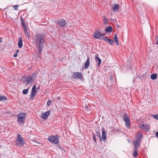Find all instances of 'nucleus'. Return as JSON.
<instances>
[{
    "label": "nucleus",
    "instance_id": "obj_1",
    "mask_svg": "<svg viewBox=\"0 0 158 158\" xmlns=\"http://www.w3.org/2000/svg\"><path fill=\"white\" fill-rule=\"evenodd\" d=\"M45 35L43 34L37 33L34 36L33 40L36 46L44 45Z\"/></svg>",
    "mask_w": 158,
    "mask_h": 158
},
{
    "label": "nucleus",
    "instance_id": "obj_38",
    "mask_svg": "<svg viewBox=\"0 0 158 158\" xmlns=\"http://www.w3.org/2000/svg\"><path fill=\"white\" fill-rule=\"evenodd\" d=\"M17 56V54L15 53V55H14L13 56L14 57H16Z\"/></svg>",
    "mask_w": 158,
    "mask_h": 158
},
{
    "label": "nucleus",
    "instance_id": "obj_21",
    "mask_svg": "<svg viewBox=\"0 0 158 158\" xmlns=\"http://www.w3.org/2000/svg\"><path fill=\"white\" fill-rule=\"evenodd\" d=\"M141 142H139V141H136L135 140V141L133 142V144L135 146V148L136 149L139 147V146L140 144V143Z\"/></svg>",
    "mask_w": 158,
    "mask_h": 158
},
{
    "label": "nucleus",
    "instance_id": "obj_9",
    "mask_svg": "<svg viewBox=\"0 0 158 158\" xmlns=\"http://www.w3.org/2000/svg\"><path fill=\"white\" fill-rule=\"evenodd\" d=\"M93 35L95 39H101V32L98 31H96L94 34Z\"/></svg>",
    "mask_w": 158,
    "mask_h": 158
},
{
    "label": "nucleus",
    "instance_id": "obj_23",
    "mask_svg": "<svg viewBox=\"0 0 158 158\" xmlns=\"http://www.w3.org/2000/svg\"><path fill=\"white\" fill-rule=\"evenodd\" d=\"M44 45H42V46L40 45H38L36 46L39 48L38 52L39 54H40L41 53Z\"/></svg>",
    "mask_w": 158,
    "mask_h": 158
},
{
    "label": "nucleus",
    "instance_id": "obj_43",
    "mask_svg": "<svg viewBox=\"0 0 158 158\" xmlns=\"http://www.w3.org/2000/svg\"><path fill=\"white\" fill-rule=\"evenodd\" d=\"M156 44H158V41H157V42H156Z\"/></svg>",
    "mask_w": 158,
    "mask_h": 158
},
{
    "label": "nucleus",
    "instance_id": "obj_46",
    "mask_svg": "<svg viewBox=\"0 0 158 158\" xmlns=\"http://www.w3.org/2000/svg\"><path fill=\"white\" fill-rule=\"evenodd\" d=\"M102 128H104V127H102Z\"/></svg>",
    "mask_w": 158,
    "mask_h": 158
},
{
    "label": "nucleus",
    "instance_id": "obj_11",
    "mask_svg": "<svg viewBox=\"0 0 158 158\" xmlns=\"http://www.w3.org/2000/svg\"><path fill=\"white\" fill-rule=\"evenodd\" d=\"M142 135V133L139 132L137 134L135 140L141 142Z\"/></svg>",
    "mask_w": 158,
    "mask_h": 158
},
{
    "label": "nucleus",
    "instance_id": "obj_44",
    "mask_svg": "<svg viewBox=\"0 0 158 158\" xmlns=\"http://www.w3.org/2000/svg\"><path fill=\"white\" fill-rule=\"evenodd\" d=\"M156 39H157V40H158V36H156Z\"/></svg>",
    "mask_w": 158,
    "mask_h": 158
},
{
    "label": "nucleus",
    "instance_id": "obj_29",
    "mask_svg": "<svg viewBox=\"0 0 158 158\" xmlns=\"http://www.w3.org/2000/svg\"><path fill=\"white\" fill-rule=\"evenodd\" d=\"M7 98L5 96H2L0 97V101L3 100H6Z\"/></svg>",
    "mask_w": 158,
    "mask_h": 158
},
{
    "label": "nucleus",
    "instance_id": "obj_37",
    "mask_svg": "<svg viewBox=\"0 0 158 158\" xmlns=\"http://www.w3.org/2000/svg\"><path fill=\"white\" fill-rule=\"evenodd\" d=\"M105 34H101V36H102V38L103 37H106V36H105V37H104V36L105 35Z\"/></svg>",
    "mask_w": 158,
    "mask_h": 158
},
{
    "label": "nucleus",
    "instance_id": "obj_10",
    "mask_svg": "<svg viewBox=\"0 0 158 158\" xmlns=\"http://www.w3.org/2000/svg\"><path fill=\"white\" fill-rule=\"evenodd\" d=\"M57 23L61 27H64L66 24L65 21L63 19H60L58 20Z\"/></svg>",
    "mask_w": 158,
    "mask_h": 158
},
{
    "label": "nucleus",
    "instance_id": "obj_25",
    "mask_svg": "<svg viewBox=\"0 0 158 158\" xmlns=\"http://www.w3.org/2000/svg\"><path fill=\"white\" fill-rule=\"evenodd\" d=\"M142 127H140V128H149L150 127L149 125L147 124H143L142 125Z\"/></svg>",
    "mask_w": 158,
    "mask_h": 158
},
{
    "label": "nucleus",
    "instance_id": "obj_47",
    "mask_svg": "<svg viewBox=\"0 0 158 158\" xmlns=\"http://www.w3.org/2000/svg\"><path fill=\"white\" fill-rule=\"evenodd\" d=\"M0 42H2V41L1 40H0Z\"/></svg>",
    "mask_w": 158,
    "mask_h": 158
},
{
    "label": "nucleus",
    "instance_id": "obj_13",
    "mask_svg": "<svg viewBox=\"0 0 158 158\" xmlns=\"http://www.w3.org/2000/svg\"><path fill=\"white\" fill-rule=\"evenodd\" d=\"M102 39L104 41H108L109 43L111 45H112L114 44V42L113 40L111 39H107L105 37H103Z\"/></svg>",
    "mask_w": 158,
    "mask_h": 158
},
{
    "label": "nucleus",
    "instance_id": "obj_42",
    "mask_svg": "<svg viewBox=\"0 0 158 158\" xmlns=\"http://www.w3.org/2000/svg\"><path fill=\"white\" fill-rule=\"evenodd\" d=\"M99 138H100V141H102V138L101 137H99Z\"/></svg>",
    "mask_w": 158,
    "mask_h": 158
},
{
    "label": "nucleus",
    "instance_id": "obj_2",
    "mask_svg": "<svg viewBox=\"0 0 158 158\" xmlns=\"http://www.w3.org/2000/svg\"><path fill=\"white\" fill-rule=\"evenodd\" d=\"M34 80V77L33 75H32L31 76H27L26 77L23 76L22 79V81L23 83H26V85L27 86L33 82Z\"/></svg>",
    "mask_w": 158,
    "mask_h": 158
},
{
    "label": "nucleus",
    "instance_id": "obj_5",
    "mask_svg": "<svg viewBox=\"0 0 158 158\" xmlns=\"http://www.w3.org/2000/svg\"><path fill=\"white\" fill-rule=\"evenodd\" d=\"M123 120L125 123L127 127L129 128L131 125L130 117L127 114L125 113L124 115Z\"/></svg>",
    "mask_w": 158,
    "mask_h": 158
},
{
    "label": "nucleus",
    "instance_id": "obj_22",
    "mask_svg": "<svg viewBox=\"0 0 158 158\" xmlns=\"http://www.w3.org/2000/svg\"><path fill=\"white\" fill-rule=\"evenodd\" d=\"M113 39H114V41L115 43L117 44V45H119V43L116 34H115L114 35Z\"/></svg>",
    "mask_w": 158,
    "mask_h": 158
},
{
    "label": "nucleus",
    "instance_id": "obj_45",
    "mask_svg": "<svg viewBox=\"0 0 158 158\" xmlns=\"http://www.w3.org/2000/svg\"><path fill=\"white\" fill-rule=\"evenodd\" d=\"M90 123H89V124Z\"/></svg>",
    "mask_w": 158,
    "mask_h": 158
},
{
    "label": "nucleus",
    "instance_id": "obj_7",
    "mask_svg": "<svg viewBox=\"0 0 158 158\" xmlns=\"http://www.w3.org/2000/svg\"><path fill=\"white\" fill-rule=\"evenodd\" d=\"M36 89V86L35 85H34L32 88L31 94L30 95V98H33L37 94Z\"/></svg>",
    "mask_w": 158,
    "mask_h": 158
},
{
    "label": "nucleus",
    "instance_id": "obj_28",
    "mask_svg": "<svg viewBox=\"0 0 158 158\" xmlns=\"http://www.w3.org/2000/svg\"><path fill=\"white\" fill-rule=\"evenodd\" d=\"M104 19L103 21V23L104 24H106L107 23L108 20L106 17L104 16Z\"/></svg>",
    "mask_w": 158,
    "mask_h": 158
},
{
    "label": "nucleus",
    "instance_id": "obj_6",
    "mask_svg": "<svg viewBox=\"0 0 158 158\" xmlns=\"http://www.w3.org/2000/svg\"><path fill=\"white\" fill-rule=\"evenodd\" d=\"M57 136H52L49 137L48 139L52 143L57 144L59 143V139L57 138Z\"/></svg>",
    "mask_w": 158,
    "mask_h": 158
},
{
    "label": "nucleus",
    "instance_id": "obj_24",
    "mask_svg": "<svg viewBox=\"0 0 158 158\" xmlns=\"http://www.w3.org/2000/svg\"><path fill=\"white\" fill-rule=\"evenodd\" d=\"M22 22V25L24 30H26V25L25 23L23 20L22 21L21 20Z\"/></svg>",
    "mask_w": 158,
    "mask_h": 158
},
{
    "label": "nucleus",
    "instance_id": "obj_41",
    "mask_svg": "<svg viewBox=\"0 0 158 158\" xmlns=\"http://www.w3.org/2000/svg\"><path fill=\"white\" fill-rule=\"evenodd\" d=\"M19 49H17L16 50V53H17V54L18 53H19Z\"/></svg>",
    "mask_w": 158,
    "mask_h": 158
},
{
    "label": "nucleus",
    "instance_id": "obj_34",
    "mask_svg": "<svg viewBox=\"0 0 158 158\" xmlns=\"http://www.w3.org/2000/svg\"><path fill=\"white\" fill-rule=\"evenodd\" d=\"M96 134H97V136L98 137H101V134L100 132L97 131L96 132Z\"/></svg>",
    "mask_w": 158,
    "mask_h": 158
},
{
    "label": "nucleus",
    "instance_id": "obj_31",
    "mask_svg": "<svg viewBox=\"0 0 158 158\" xmlns=\"http://www.w3.org/2000/svg\"><path fill=\"white\" fill-rule=\"evenodd\" d=\"M51 102H52V101L51 100H48V101L47 102V105L48 106H50Z\"/></svg>",
    "mask_w": 158,
    "mask_h": 158
},
{
    "label": "nucleus",
    "instance_id": "obj_33",
    "mask_svg": "<svg viewBox=\"0 0 158 158\" xmlns=\"http://www.w3.org/2000/svg\"><path fill=\"white\" fill-rule=\"evenodd\" d=\"M18 6L17 5H14L13 6V7L15 10H18Z\"/></svg>",
    "mask_w": 158,
    "mask_h": 158
},
{
    "label": "nucleus",
    "instance_id": "obj_12",
    "mask_svg": "<svg viewBox=\"0 0 158 158\" xmlns=\"http://www.w3.org/2000/svg\"><path fill=\"white\" fill-rule=\"evenodd\" d=\"M50 114V111H48L42 114L41 117L44 119H46Z\"/></svg>",
    "mask_w": 158,
    "mask_h": 158
},
{
    "label": "nucleus",
    "instance_id": "obj_27",
    "mask_svg": "<svg viewBox=\"0 0 158 158\" xmlns=\"http://www.w3.org/2000/svg\"><path fill=\"white\" fill-rule=\"evenodd\" d=\"M29 89L27 88L26 89H24L23 90L22 93L23 94L26 95L27 94L28 92Z\"/></svg>",
    "mask_w": 158,
    "mask_h": 158
},
{
    "label": "nucleus",
    "instance_id": "obj_26",
    "mask_svg": "<svg viewBox=\"0 0 158 158\" xmlns=\"http://www.w3.org/2000/svg\"><path fill=\"white\" fill-rule=\"evenodd\" d=\"M151 78L152 80H155L157 78V75L156 73H153L151 75Z\"/></svg>",
    "mask_w": 158,
    "mask_h": 158
},
{
    "label": "nucleus",
    "instance_id": "obj_8",
    "mask_svg": "<svg viewBox=\"0 0 158 158\" xmlns=\"http://www.w3.org/2000/svg\"><path fill=\"white\" fill-rule=\"evenodd\" d=\"M73 77L75 79H81L83 77V75L81 73L75 72L73 73Z\"/></svg>",
    "mask_w": 158,
    "mask_h": 158
},
{
    "label": "nucleus",
    "instance_id": "obj_40",
    "mask_svg": "<svg viewBox=\"0 0 158 158\" xmlns=\"http://www.w3.org/2000/svg\"><path fill=\"white\" fill-rule=\"evenodd\" d=\"M24 32L25 33H26V32L27 33V34H28V33H27V29L26 28V30H24Z\"/></svg>",
    "mask_w": 158,
    "mask_h": 158
},
{
    "label": "nucleus",
    "instance_id": "obj_14",
    "mask_svg": "<svg viewBox=\"0 0 158 158\" xmlns=\"http://www.w3.org/2000/svg\"><path fill=\"white\" fill-rule=\"evenodd\" d=\"M98 54H96L95 56V60L96 62H98V67H99L101 63L102 60H101L98 57Z\"/></svg>",
    "mask_w": 158,
    "mask_h": 158
},
{
    "label": "nucleus",
    "instance_id": "obj_4",
    "mask_svg": "<svg viewBox=\"0 0 158 158\" xmlns=\"http://www.w3.org/2000/svg\"><path fill=\"white\" fill-rule=\"evenodd\" d=\"M15 143L16 145L19 146H23L25 143L23 137L19 134H18L17 135V138L16 140Z\"/></svg>",
    "mask_w": 158,
    "mask_h": 158
},
{
    "label": "nucleus",
    "instance_id": "obj_30",
    "mask_svg": "<svg viewBox=\"0 0 158 158\" xmlns=\"http://www.w3.org/2000/svg\"><path fill=\"white\" fill-rule=\"evenodd\" d=\"M152 116L154 118L158 120V114H152Z\"/></svg>",
    "mask_w": 158,
    "mask_h": 158
},
{
    "label": "nucleus",
    "instance_id": "obj_36",
    "mask_svg": "<svg viewBox=\"0 0 158 158\" xmlns=\"http://www.w3.org/2000/svg\"><path fill=\"white\" fill-rule=\"evenodd\" d=\"M32 141L34 143H36L38 144H40V143L37 142L36 140H32Z\"/></svg>",
    "mask_w": 158,
    "mask_h": 158
},
{
    "label": "nucleus",
    "instance_id": "obj_32",
    "mask_svg": "<svg viewBox=\"0 0 158 158\" xmlns=\"http://www.w3.org/2000/svg\"><path fill=\"white\" fill-rule=\"evenodd\" d=\"M93 138L95 142H96L97 140L95 138V135H94V134L93 133Z\"/></svg>",
    "mask_w": 158,
    "mask_h": 158
},
{
    "label": "nucleus",
    "instance_id": "obj_15",
    "mask_svg": "<svg viewBox=\"0 0 158 158\" xmlns=\"http://www.w3.org/2000/svg\"><path fill=\"white\" fill-rule=\"evenodd\" d=\"M104 129H103V130L102 131V137L104 141L106 140L107 135L106 131L104 130Z\"/></svg>",
    "mask_w": 158,
    "mask_h": 158
},
{
    "label": "nucleus",
    "instance_id": "obj_35",
    "mask_svg": "<svg viewBox=\"0 0 158 158\" xmlns=\"http://www.w3.org/2000/svg\"><path fill=\"white\" fill-rule=\"evenodd\" d=\"M89 106H88L87 105H85V108L88 111L90 109L89 108Z\"/></svg>",
    "mask_w": 158,
    "mask_h": 158
},
{
    "label": "nucleus",
    "instance_id": "obj_20",
    "mask_svg": "<svg viewBox=\"0 0 158 158\" xmlns=\"http://www.w3.org/2000/svg\"><path fill=\"white\" fill-rule=\"evenodd\" d=\"M114 6L113 7V10L114 12H117L118 11L119 9V5L118 4H114Z\"/></svg>",
    "mask_w": 158,
    "mask_h": 158
},
{
    "label": "nucleus",
    "instance_id": "obj_17",
    "mask_svg": "<svg viewBox=\"0 0 158 158\" xmlns=\"http://www.w3.org/2000/svg\"><path fill=\"white\" fill-rule=\"evenodd\" d=\"M113 28L110 26H108L105 29V31L107 33H109L112 31Z\"/></svg>",
    "mask_w": 158,
    "mask_h": 158
},
{
    "label": "nucleus",
    "instance_id": "obj_3",
    "mask_svg": "<svg viewBox=\"0 0 158 158\" xmlns=\"http://www.w3.org/2000/svg\"><path fill=\"white\" fill-rule=\"evenodd\" d=\"M27 114L25 113H21L18 115L17 122L19 124L24 123L26 119V116Z\"/></svg>",
    "mask_w": 158,
    "mask_h": 158
},
{
    "label": "nucleus",
    "instance_id": "obj_18",
    "mask_svg": "<svg viewBox=\"0 0 158 158\" xmlns=\"http://www.w3.org/2000/svg\"><path fill=\"white\" fill-rule=\"evenodd\" d=\"M132 156L135 157H136L138 156V150L137 149L135 148L134 149L132 153Z\"/></svg>",
    "mask_w": 158,
    "mask_h": 158
},
{
    "label": "nucleus",
    "instance_id": "obj_16",
    "mask_svg": "<svg viewBox=\"0 0 158 158\" xmlns=\"http://www.w3.org/2000/svg\"><path fill=\"white\" fill-rule=\"evenodd\" d=\"M23 40L22 38L20 37L19 39L18 46L19 48H21L23 46Z\"/></svg>",
    "mask_w": 158,
    "mask_h": 158
},
{
    "label": "nucleus",
    "instance_id": "obj_39",
    "mask_svg": "<svg viewBox=\"0 0 158 158\" xmlns=\"http://www.w3.org/2000/svg\"><path fill=\"white\" fill-rule=\"evenodd\" d=\"M156 136L158 138V132L157 131V132H156Z\"/></svg>",
    "mask_w": 158,
    "mask_h": 158
},
{
    "label": "nucleus",
    "instance_id": "obj_19",
    "mask_svg": "<svg viewBox=\"0 0 158 158\" xmlns=\"http://www.w3.org/2000/svg\"><path fill=\"white\" fill-rule=\"evenodd\" d=\"M85 68H87L89 67V65L90 62H89V57H88L87 60L86 61H85Z\"/></svg>",
    "mask_w": 158,
    "mask_h": 158
}]
</instances>
